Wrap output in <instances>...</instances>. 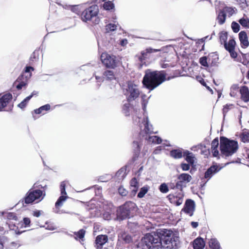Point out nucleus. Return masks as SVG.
<instances>
[{
	"instance_id": "c756f323",
	"label": "nucleus",
	"mask_w": 249,
	"mask_h": 249,
	"mask_svg": "<svg viewBox=\"0 0 249 249\" xmlns=\"http://www.w3.org/2000/svg\"><path fill=\"white\" fill-rule=\"evenodd\" d=\"M236 45L235 41L234 39H231L229 40L228 43L226 42L224 45L225 49L230 52L235 49V46Z\"/></svg>"
},
{
	"instance_id": "dca6fc26",
	"label": "nucleus",
	"mask_w": 249,
	"mask_h": 249,
	"mask_svg": "<svg viewBox=\"0 0 249 249\" xmlns=\"http://www.w3.org/2000/svg\"><path fill=\"white\" fill-rule=\"evenodd\" d=\"M12 99V95L10 93H6L0 98V107L3 109Z\"/></svg>"
},
{
	"instance_id": "bb28decb",
	"label": "nucleus",
	"mask_w": 249,
	"mask_h": 249,
	"mask_svg": "<svg viewBox=\"0 0 249 249\" xmlns=\"http://www.w3.org/2000/svg\"><path fill=\"white\" fill-rule=\"evenodd\" d=\"M170 154L172 158L176 159H180L183 156V152L182 153L181 149H179L172 150Z\"/></svg>"
},
{
	"instance_id": "680f3d73",
	"label": "nucleus",
	"mask_w": 249,
	"mask_h": 249,
	"mask_svg": "<svg viewBox=\"0 0 249 249\" xmlns=\"http://www.w3.org/2000/svg\"><path fill=\"white\" fill-rule=\"evenodd\" d=\"M213 156L214 157H216L219 155V151L217 149H212Z\"/></svg>"
},
{
	"instance_id": "58836bf2",
	"label": "nucleus",
	"mask_w": 249,
	"mask_h": 249,
	"mask_svg": "<svg viewBox=\"0 0 249 249\" xmlns=\"http://www.w3.org/2000/svg\"><path fill=\"white\" fill-rule=\"evenodd\" d=\"M238 22L244 28H249V19L248 18H242L239 19Z\"/></svg>"
},
{
	"instance_id": "4c0bfd02",
	"label": "nucleus",
	"mask_w": 249,
	"mask_h": 249,
	"mask_svg": "<svg viewBox=\"0 0 249 249\" xmlns=\"http://www.w3.org/2000/svg\"><path fill=\"white\" fill-rule=\"evenodd\" d=\"M179 183H179L178 181L176 183L174 182H170L168 184L169 189L170 188V189L172 190L178 189L180 191H182V186H181L180 184H179Z\"/></svg>"
},
{
	"instance_id": "864d4df0",
	"label": "nucleus",
	"mask_w": 249,
	"mask_h": 249,
	"mask_svg": "<svg viewBox=\"0 0 249 249\" xmlns=\"http://www.w3.org/2000/svg\"><path fill=\"white\" fill-rule=\"evenodd\" d=\"M190 165H191L189 163H181L180 164V167L183 171H187L190 169Z\"/></svg>"
},
{
	"instance_id": "f8f14e48",
	"label": "nucleus",
	"mask_w": 249,
	"mask_h": 249,
	"mask_svg": "<svg viewBox=\"0 0 249 249\" xmlns=\"http://www.w3.org/2000/svg\"><path fill=\"white\" fill-rule=\"evenodd\" d=\"M178 179L179 180L178 182L182 186V188H183L184 187H185V184L189 182L192 179V177L189 174L187 173H182L179 175L178 177Z\"/></svg>"
},
{
	"instance_id": "f03ea898",
	"label": "nucleus",
	"mask_w": 249,
	"mask_h": 249,
	"mask_svg": "<svg viewBox=\"0 0 249 249\" xmlns=\"http://www.w3.org/2000/svg\"><path fill=\"white\" fill-rule=\"evenodd\" d=\"M166 80V73L163 71H151L148 70L143 77V86L151 91L159 86Z\"/></svg>"
},
{
	"instance_id": "72a5a7b5",
	"label": "nucleus",
	"mask_w": 249,
	"mask_h": 249,
	"mask_svg": "<svg viewBox=\"0 0 249 249\" xmlns=\"http://www.w3.org/2000/svg\"><path fill=\"white\" fill-rule=\"evenodd\" d=\"M50 105L49 104H46L44 106L40 107L39 108L37 109H36L34 110V112L36 114H39L42 113L43 111H48L50 109Z\"/></svg>"
},
{
	"instance_id": "79ce46f5",
	"label": "nucleus",
	"mask_w": 249,
	"mask_h": 249,
	"mask_svg": "<svg viewBox=\"0 0 249 249\" xmlns=\"http://www.w3.org/2000/svg\"><path fill=\"white\" fill-rule=\"evenodd\" d=\"M234 105L233 104H226L223 107V108L222 110V113L223 114V120L225 119L226 114L229 111V110L232 108H233Z\"/></svg>"
},
{
	"instance_id": "49530a36",
	"label": "nucleus",
	"mask_w": 249,
	"mask_h": 249,
	"mask_svg": "<svg viewBox=\"0 0 249 249\" xmlns=\"http://www.w3.org/2000/svg\"><path fill=\"white\" fill-rule=\"evenodd\" d=\"M104 8L106 10H110L114 8V5L111 1L105 2L103 4Z\"/></svg>"
},
{
	"instance_id": "f704fd0d",
	"label": "nucleus",
	"mask_w": 249,
	"mask_h": 249,
	"mask_svg": "<svg viewBox=\"0 0 249 249\" xmlns=\"http://www.w3.org/2000/svg\"><path fill=\"white\" fill-rule=\"evenodd\" d=\"M228 33L225 31H222L219 33V41L221 44L224 45L227 42Z\"/></svg>"
},
{
	"instance_id": "6ab92c4d",
	"label": "nucleus",
	"mask_w": 249,
	"mask_h": 249,
	"mask_svg": "<svg viewBox=\"0 0 249 249\" xmlns=\"http://www.w3.org/2000/svg\"><path fill=\"white\" fill-rule=\"evenodd\" d=\"M183 157L185 160L191 165H193L195 163V156L189 151L186 150L183 151Z\"/></svg>"
},
{
	"instance_id": "ea45409f",
	"label": "nucleus",
	"mask_w": 249,
	"mask_h": 249,
	"mask_svg": "<svg viewBox=\"0 0 249 249\" xmlns=\"http://www.w3.org/2000/svg\"><path fill=\"white\" fill-rule=\"evenodd\" d=\"M85 233L86 231L84 229H81L77 232H74V234L76 235L74 238L76 240H78V239H82L85 236Z\"/></svg>"
},
{
	"instance_id": "0e129e2a",
	"label": "nucleus",
	"mask_w": 249,
	"mask_h": 249,
	"mask_svg": "<svg viewBox=\"0 0 249 249\" xmlns=\"http://www.w3.org/2000/svg\"><path fill=\"white\" fill-rule=\"evenodd\" d=\"M33 214L34 216L38 217L41 215V211L37 210V211H34Z\"/></svg>"
},
{
	"instance_id": "6e6d98bb",
	"label": "nucleus",
	"mask_w": 249,
	"mask_h": 249,
	"mask_svg": "<svg viewBox=\"0 0 249 249\" xmlns=\"http://www.w3.org/2000/svg\"><path fill=\"white\" fill-rule=\"evenodd\" d=\"M7 218L10 220H17L18 217L16 214V213H9L7 214Z\"/></svg>"
},
{
	"instance_id": "052dcab7",
	"label": "nucleus",
	"mask_w": 249,
	"mask_h": 249,
	"mask_svg": "<svg viewBox=\"0 0 249 249\" xmlns=\"http://www.w3.org/2000/svg\"><path fill=\"white\" fill-rule=\"evenodd\" d=\"M147 101L143 100L142 103V108L144 111H145L146 108V106L147 104Z\"/></svg>"
},
{
	"instance_id": "4be33fe9",
	"label": "nucleus",
	"mask_w": 249,
	"mask_h": 249,
	"mask_svg": "<svg viewBox=\"0 0 249 249\" xmlns=\"http://www.w3.org/2000/svg\"><path fill=\"white\" fill-rule=\"evenodd\" d=\"M205 246V242L203 239L198 237L193 241L194 249H203Z\"/></svg>"
},
{
	"instance_id": "774afa93",
	"label": "nucleus",
	"mask_w": 249,
	"mask_h": 249,
	"mask_svg": "<svg viewBox=\"0 0 249 249\" xmlns=\"http://www.w3.org/2000/svg\"><path fill=\"white\" fill-rule=\"evenodd\" d=\"M191 225L192 226V227L194 228H196L197 227V226H198V222H194V221H192L191 222Z\"/></svg>"
},
{
	"instance_id": "b1692460",
	"label": "nucleus",
	"mask_w": 249,
	"mask_h": 249,
	"mask_svg": "<svg viewBox=\"0 0 249 249\" xmlns=\"http://www.w3.org/2000/svg\"><path fill=\"white\" fill-rule=\"evenodd\" d=\"M24 74H21L18 78L17 80L19 81V83L16 85V88L18 90L21 89L23 87L27 85V81L28 79L25 78L24 80Z\"/></svg>"
},
{
	"instance_id": "423d86ee",
	"label": "nucleus",
	"mask_w": 249,
	"mask_h": 249,
	"mask_svg": "<svg viewBox=\"0 0 249 249\" xmlns=\"http://www.w3.org/2000/svg\"><path fill=\"white\" fill-rule=\"evenodd\" d=\"M98 12V6L97 5H93L82 12L81 15L82 20L84 22H87L95 18L93 22L95 24H98L100 21V19L97 17Z\"/></svg>"
},
{
	"instance_id": "a878e982",
	"label": "nucleus",
	"mask_w": 249,
	"mask_h": 249,
	"mask_svg": "<svg viewBox=\"0 0 249 249\" xmlns=\"http://www.w3.org/2000/svg\"><path fill=\"white\" fill-rule=\"evenodd\" d=\"M145 139L149 142H152L156 144H160L162 142L161 139L158 136H149L146 135Z\"/></svg>"
},
{
	"instance_id": "de8ad7c7",
	"label": "nucleus",
	"mask_w": 249,
	"mask_h": 249,
	"mask_svg": "<svg viewBox=\"0 0 249 249\" xmlns=\"http://www.w3.org/2000/svg\"><path fill=\"white\" fill-rule=\"evenodd\" d=\"M231 29L234 33H237L240 30L239 24L235 21H232L231 24Z\"/></svg>"
},
{
	"instance_id": "603ef678",
	"label": "nucleus",
	"mask_w": 249,
	"mask_h": 249,
	"mask_svg": "<svg viewBox=\"0 0 249 249\" xmlns=\"http://www.w3.org/2000/svg\"><path fill=\"white\" fill-rule=\"evenodd\" d=\"M118 192L122 196H126L128 194V191L124 189L123 187H120L118 188Z\"/></svg>"
},
{
	"instance_id": "393cba45",
	"label": "nucleus",
	"mask_w": 249,
	"mask_h": 249,
	"mask_svg": "<svg viewBox=\"0 0 249 249\" xmlns=\"http://www.w3.org/2000/svg\"><path fill=\"white\" fill-rule=\"evenodd\" d=\"M119 239L121 241H124V243H129L132 241L131 236L125 232H121L119 234Z\"/></svg>"
},
{
	"instance_id": "39448f33",
	"label": "nucleus",
	"mask_w": 249,
	"mask_h": 249,
	"mask_svg": "<svg viewBox=\"0 0 249 249\" xmlns=\"http://www.w3.org/2000/svg\"><path fill=\"white\" fill-rule=\"evenodd\" d=\"M136 205L132 201L125 202L123 205L119 207L117 212V218L119 220H123L128 218L132 214V213L135 210Z\"/></svg>"
},
{
	"instance_id": "7ed1b4c3",
	"label": "nucleus",
	"mask_w": 249,
	"mask_h": 249,
	"mask_svg": "<svg viewBox=\"0 0 249 249\" xmlns=\"http://www.w3.org/2000/svg\"><path fill=\"white\" fill-rule=\"evenodd\" d=\"M38 187H40L41 188H46L47 187V185L43 186L42 185H37V183H35L33 187L26 193L25 197L23 198L22 200H20L18 202V204L21 203L23 206H25L24 204H29L33 203L35 200H38L39 201H41L45 196V194L43 196V191L39 190H33V189L36 188Z\"/></svg>"
},
{
	"instance_id": "20e7f679",
	"label": "nucleus",
	"mask_w": 249,
	"mask_h": 249,
	"mask_svg": "<svg viewBox=\"0 0 249 249\" xmlns=\"http://www.w3.org/2000/svg\"><path fill=\"white\" fill-rule=\"evenodd\" d=\"M238 149V144L236 141L231 140L225 137L220 138V149L221 154L225 156H232Z\"/></svg>"
},
{
	"instance_id": "13d9d810",
	"label": "nucleus",
	"mask_w": 249,
	"mask_h": 249,
	"mask_svg": "<svg viewBox=\"0 0 249 249\" xmlns=\"http://www.w3.org/2000/svg\"><path fill=\"white\" fill-rule=\"evenodd\" d=\"M23 223L25 225V227L29 226L31 223V220L28 217H24L23 219Z\"/></svg>"
},
{
	"instance_id": "338daca9",
	"label": "nucleus",
	"mask_w": 249,
	"mask_h": 249,
	"mask_svg": "<svg viewBox=\"0 0 249 249\" xmlns=\"http://www.w3.org/2000/svg\"><path fill=\"white\" fill-rule=\"evenodd\" d=\"M36 58V53L35 52H34L31 54L30 58V61H34V60Z\"/></svg>"
},
{
	"instance_id": "2f4dec72",
	"label": "nucleus",
	"mask_w": 249,
	"mask_h": 249,
	"mask_svg": "<svg viewBox=\"0 0 249 249\" xmlns=\"http://www.w3.org/2000/svg\"><path fill=\"white\" fill-rule=\"evenodd\" d=\"M126 168L123 167L121 168L116 173L115 176L117 177L119 179H123L126 176Z\"/></svg>"
},
{
	"instance_id": "6e6552de",
	"label": "nucleus",
	"mask_w": 249,
	"mask_h": 249,
	"mask_svg": "<svg viewBox=\"0 0 249 249\" xmlns=\"http://www.w3.org/2000/svg\"><path fill=\"white\" fill-rule=\"evenodd\" d=\"M101 59L104 65L107 68L114 69L117 67L118 63V60L115 55L107 53L102 54Z\"/></svg>"
},
{
	"instance_id": "473e14b6",
	"label": "nucleus",
	"mask_w": 249,
	"mask_h": 249,
	"mask_svg": "<svg viewBox=\"0 0 249 249\" xmlns=\"http://www.w3.org/2000/svg\"><path fill=\"white\" fill-rule=\"evenodd\" d=\"M160 51L159 49H155L152 48H147L145 50L141 52V54L143 58H146L148 53H156Z\"/></svg>"
},
{
	"instance_id": "5fc2aeb1",
	"label": "nucleus",
	"mask_w": 249,
	"mask_h": 249,
	"mask_svg": "<svg viewBox=\"0 0 249 249\" xmlns=\"http://www.w3.org/2000/svg\"><path fill=\"white\" fill-rule=\"evenodd\" d=\"M226 13H228L229 17L231 16L234 13V10L233 8L230 7H227L225 8Z\"/></svg>"
},
{
	"instance_id": "7c9ffc66",
	"label": "nucleus",
	"mask_w": 249,
	"mask_h": 249,
	"mask_svg": "<svg viewBox=\"0 0 249 249\" xmlns=\"http://www.w3.org/2000/svg\"><path fill=\"white\" fill-rule=\"evenodd\" d=\"M209 245L212 249H220V245L216 238H212L209 242Z\"/></svg>"
},
{
	"instance_id": "a19ab883",
	"label": "nucleus",
	"mask_w": 249,
	"mask_h": 249,
	"mask_svg": "<svg viewBox=\"0 0 249 249\" xmlns=\"http://www.w3.org/2000/svg\"><path fill=\"white\" fill-rule=\"evenodd\" d=\"M159 190L161 193L166 194L168 192L169 190L168 185L166 183H162L159 186Z\"/></svg>"
},
{
	"instance_id": "0eeeda50",
	"label": "nucleus",
	"mask_w": 249,
	"mask_h": 249,
	"mask_svg": "<svg viewBox=\"0 0 249 249\" xmlns=\"http://www.w3.org/2000/svg\"><path fill=\"white\" fill-rule=\"evenodd\" d=\"M124 92L128 102L135 101L139 97L140 94L138 86L131 81L127 83L126 87L124 89Z\"/></svg>"
},
{
	"instance_id": "2eb2a0df",
	"label": "nucleus",
	"mask_w": 249,
	"mask_h": 249,
	"mask_svg": "<svg viewBox=\"0 0 249 249\" xmlns=\"http://www.w3.org/2000/svg\"><path fill=\"white\" fill-rule=\"evenodd\" d=\"M130 184L131 192L130 193L129 196L130 197H133L136 195L138 191L139 183L137 179L135 178H134L131 180Z\"/></svg>"
},
{
	"instance_id": "a18cd8bd",
	"label": "nucleus",
	"mask_w": 249,
	"mask_h": 249,
	"mask_svg": "<svg viewBox=\"0 0 249 249\" xmlns=\"http://www.w3.org/2000/svg\"><path fill=\"white\" fill-rule=\"evenodd\" d=\"M95 79L96 80V82L97 84L96 85V87L97 89H99L100 87L101 83L103 82L105 80V78L104 77L103 74L101 76H99L98 75H95Z\"/></svg>"
},
{
	"instance_id": "69168bd1",
	"label": "nucleus",
	"mask_w": 249,
	"mask_h": 249,
	"mask_svg": "<svg viewBox=\"0 0 249 249\" xmlns=\"http://www.w3.org/2000/svg\"><path fill=\"white\" fill-rule=\"evenodd\" d=\"M128 43L127 40L126 39H123L120 41V44L122 46H124Z\"/></svg>"
},
{
	"instance_id": "ddd939ff",
	"label": "nucleus",
	"mask_w": 249,
	"mask_h": 249,
	"mask_svg": "<svg viewBox=\"0 0 249 249\" xmlns=\"http://www.w3.org/2000/svg\"><path fill=\"white\" fill-rule=\"evenodd\" d=\"M108 241V236L107 235L101 234L96 237L95 243L97 249H102V247Z\"/></svg>"
},
{
	"instance_id": "4d7b16f0",
	"label": "nucleus",
	"mask_w": 249,
	"mask_h": 249,
	"mask_svg": "<svg viewBox=\"0 0 249 249\" xmlns=\"http://www.w3.org/2000/svg\"><path fill=\"white\" fill-rule=\"evenodd\" d=\"M237 1L239 2V4L241 5V7L243 8H245L248 6L246 0H237Z\"/></svg>"
},
{
	"instance_id": "c03bdc74",
	"label": "nucleus",
	"mask_w": 249,
	"mask_h": 249,
	"mask_svg": "<svg viewBox=\"0 0 249 249\" xmlns=\"http://www.w3.org/2000/svg\"><path fill=\"white\" fill-rule=\"evenodd\" d=\"M31 99V96H28L26 98H25L21 103H20L18 105V107H19L21 109L24 108L29 100Z\"/></svg>"
},
{
	"instance_id": "c9c22d12",
	"label": "nucleus",
	"mask_w": 249,
	"mask_h": 249,
	"mask_svg": "<svg viewBox=\"0 0 249 249\" xmlns=\"http://www.w3.org/2000/svg\"><path fill=\"white\" fill-rule=\"evenodd\" d=\"M34 68L32 66H26L24 70V77L25 78L29 79L32 75V73L31 72V71H34Z\"/></svg>"
},
{
	"instance_id": "09e8293b",
	"label": "nucleus",
	"mask_w": 249,
	"mask_h": 249,
	"mask_svg": "<svg viewBox=\"0 0 249 249\" xmlns=\"http://www.w3.org/2000/svg\"><path fill=\"white\" fill-rule=\"evenodd\" d=\"M116 25L115 24L109 23L106 26V30L107 32L114 31L116 29Z\"/></svg>"
},
{
	"instance_id": "c85d7f7f",
	"label": "nucleus",
	"mask_w": 249,
	"mask_h": 249,
	"mask_svg": "<svg viewBox=\"0 0 249 249\" xmlns=\"http://www.w3.org/2000/svg\"><path fill=\"white\" fill-rule=\"evenodd\" d=\"M132 107L130 105V102L126 101V102L124 103L122 107V111L126 116H129L130 110L132 109Z\"/></svg>"
},
{
	"instance_id": "cd10ccee",
	"label": "nucleus",
	"mask_w": 249,
	"mask_h": 249,
	"mask_svg": "<svg viewBox=\"0 0 249 249\" xmlns=\"http://www.w3.org/2000/svg\"><path fill=\"white\" fill-rule=\"evenodd\" d=\"M226 13L225 10H221L219 11L218 13V16L217 17V20L218 23L220 25L223 24L226 20Z\"/></svg>"
},
{
	"instance_id": "e433bc0d",
	"label": "nucleus",
	"mask_w": 249,
	"mask_h": 249,
	"mask_svg": "<svg viewBox=\"0 0 249 249\" xmlns=\"http://www.w3.org/2000/svg\"><path fill=\"white\" fill-rule=\"evenodd\" d=\"M149 187L148 186H144L141 188L140 192L138 194L137 197L140 198H142L147 193Z\"/></svg>"
},
{
	"instance_id": "f3484780",
	"label": "nucleus",
	"mask_w": 249,
	"mask_h": 249,
	"mask_svg": "<svg viewBox=\"0 0 249 249\" xmlns=\"http://www.w3.org/2000/svg\"><path fill=\"white\" fill-rule=\"evenodd\" d=\"M143 122L144 123V128L143 131L146 134H150L152 133L156 134L157 132L153 131V128L152 124H149L148 118L147 117L144 118Z\"/></svg>"
},
{
	"instance_id": "4468645a",
	"label": "nucleus",
	"mask_w": 249,
	"mask_h": 249,
	"mask_svg": "<svg viewBox=\"0 0 249 249\" xmlns=\"http://www.w3.org/2000/svg\"><path fill=\"white\" fill-rule=\"evenodd\" d=\"M239 39L242 48H246L249 46L248 36L245 31H242L239 33Z\"/></svg>"
},
{
	"instance_id": "e2e57ef3",
	"label": "nucleus",
	"mask_w": 249,
	"mask_h": 249,
	"mask_svg": "<svg viewBox=\"0 0 249 249\" xmlns=\"http://www.w3.org/2000/svg\"><path fill=\"white\" fill-rule=\"evenodd\" d=\"M230 53L231 56L233 58H235L237 56V53L234 51V50H233V51H231L230 52H229Z\"/></svg>"
},
{
	"instance_id": "412c9836",
	"label": "nucleus",
	"mask_w": 249,
	"mask_h": 249,
	"mask_svg": "<svg viewBox=\"0 0 249 249\" xmlns=\"http://www.w3.org/2000/svg\"><path fill=\"white\" fill-rule=\"evenodd\" d=\"M103 75L106 81H112L116 79V75L113 70H106L103 72Z\"/></svg>"
},
{
	"instance_id": "3c124183",
	"label": "nucleus",
	"mask_w": 249,
	"mask_h": 249,
	"mask_svg": "<svg viewBox=\"0 0 249 249\" xmlns=\"http://www.w3.org/2000/svg\"><path fill=\"white\" fill-rule=\"evenodd\" d=\"M219 145V141L217 137L215 138L213 140L211 143L212 149H217Z\"/></svg>"
},
{
	"instance_id": "bf43d9fd",
	"label": "nucleus",
	"mask_w": 249,
	"mask_h": 249,
	"mask_svg": "<svg viewBox=\"0 0 249 249\" xmlns=\"http://www.w3.org/2000/svg\"><path fill=\"white\" fill-rule=\"evenodd\" d=\"M20 246V245L16 242H12L10 244V247L12 249H15Z\"/></svg>"
},
{
	"instance_id": "f257e3e1",
	"label": "nucleus",
	"mask_w": 249,
	"mask_h": 249,
	"mask_svg": "<svg viewBox=\"0 0 249 249\" xmlns=\"http://www.w3.org/2000/svg\"><path fill=\"white\" fill-rule=\"evenodd\" d=\"M171 230L165 229L158 230L156 232L146 233L142 239L138 248L142 249H160L164 247L170 249H176L179 244V238L172 236Z\"/></svg>"
},
{
	"instance_id": "a211bd4d",
	"label": "nucleus",
	"mask_w": 249,
	"mask_h": 249,
	"mask_svg": "<svg viewBox=\"0 0 249 249\" xmlns=\"http://www.w3.org/2000/svg\"><path fill=\"white\" fill-rule=\"evenodd\" d=\"M240 92L242 100L244 102H248L249 101V90L248 88L246 86H242L240 89Z\"/></svg>"
},
{
	"instance_id": "9b49d317",
	"label": "nucleus",
	"mask_w": 249,
	"mask_h": 249,
	"mask_svg": "<svg viewBox=\"0 0 249 249\" xmlns=\"http://www.w3.org/2000/svg\"><path fill=\"white\" fill-rule=\"evenodd\" d=\"M221 169L222 167H219L216 164L212 165L208 168L205 172L204 178L207 179V181H208L214 175L218 173Z\"/></svg>"
},
{
	"instance_id": "9d476101",
	"label": "nucleus",
	"mask_w": 249,
	"mask_h": 249,
	"mask_svg": "<svg viewBox=\"0 0 249 249\" xmlns=\"http://www.w3.org/2000/svg\"><path fill=\"white\" fill-rule=\"evenodd\" d=\"M195 203L194 200L190 199H187L184 207L182 209V211L192 216L195 210Z\"/></svg>"
},
{
	"instance_id": "37998d69",
	"label": "nucleus",
	"mask_w": 249,
	"mask_h": 249,
	"mask_svg": "<svg viewBox=\"0 0 249 249\" xmlns=\"http://www.w3.org/2000/svg\"><path fill=\"white\" fill-rule=\"evenodd\" d=\"M240 138L243 142H249V131H243L241 134Z\"/></svg>"
},
{
	"instance_id": "5701e85b",
	"label": "nucleus",
	"mask_w": 249,
	"mask_h": 249,
	"mask_svg": "<svg viewBox=\"0 0 249 249\" xmlns=\"http://www.w3.org/2000/svg\"><path fill=\"white\" fill-rule=\"evenodd\" d=\"M167 197L172 203H174L178 206L180 205L183 202L182 197H178L177 196L170 194L167 196Z\"/></svg>"
},
{
	"instance_id": "aec40b11",
	"label": "nucleus",
	"mask_w": 249,
	"mask_h": 249,
	"mask_svg": "<svg viewBox=\"0 0 249 249\" xmlns=\"http://www.w3.org/2000/svg\"><path fill=\"white\" fill-rule=\"evenodd\" d=\"M132 147L134 151L133 160V161H135L139 157L141 151V145L140 142L138 141H134L132 143Z\"/></svg>"
},
{
	"instance_id": "8fccbe9b",
	"label": "nucleus",
	"mask_w": 249,
	"mask_h": 249,
	"mask_svg": "<svg viewBox=\"0 0 249 249\" xmlns=\"http://www.w3.org/2000/svg\"><path fill=\"white\" fill-rule=\"evenodd\" d=\"M199 62L200 64L204 67H208L207 58L206 56H203L199 58Z\"/></svg>"
},
{
	"instance_id": "1a4fd4ad",
	"label": "nucleus",
	"mask_w": 249,
	"mask_h": 249,
	"mask_svg": "<svg viewBox=\"0 0 249 249\" xmlns=\"http://www.w3.org/2000/svg\"><path fill=\"white\" fill-rule=\"evenodd\" d=\"M60 188L61 196L59 197L55 202V206L57 208L62 206L63 202L66 201L68 197L66 192V183L65 182L63 181L61 183Z\"/></svg>"
}]
</instances>
